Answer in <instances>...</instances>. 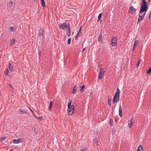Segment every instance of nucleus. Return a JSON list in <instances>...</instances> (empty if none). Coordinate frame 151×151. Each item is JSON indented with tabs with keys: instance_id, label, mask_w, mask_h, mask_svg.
I'll list each match as a JSON object with an SVG mask.
<instances>
[{
	"instance_id": "nucleus-1",
	"label": "nucleus",
	"mask_w": 151,
	"mask_h": 151,
	"mask_svg": "<svg viewBox=\"0 0 151 151\" xmlns=\"http://www.w3.org/2000/svg\"><path fill=\"white\" fill-rule=\"evenodd\" d=\"M148 6L147 3L146 2L142 1L140 5V14H142L144 12H146L147 10Z\"/></svg>"
},
{
	"instance_id": "nucleus-2",
	"label": "nucleus",
	"mask_w": 151,
	"mask_h": 151,
	"mask_svg": "<svg viewBox=\"0 0 151 151\" xmlns=\"http://www.w3.org/2000/svg\"><path fill=\"white\" fill-rule=\"evenodd\" d=\"M58 25L59 28L60 29H63L64 31H65L66 29H68L70 27V24L69 23H66V22L63 23L62 24H59Z\"/></svg>"
},
{
	"instance_id": "nucleus-3",
	"label": "nucleus",
	"mask_w": 151,
	"mask_h": 151,
	"mask_svg": "<svg viewBox=\"0 0 151 151\" xmlns=\"http://www.w3.org/2000/svg\"><path fill=\"white\" fill-rule=\"evenodd\" d=\"M120 93V90L119 88H118L113 98L114 99L116 100V103H117L119 100Z\"/></svg>"
},
{
	"instance_id": "nucleus-4",
	"label": "nucleus",
	"mask_w": 151,
	"mask_h": 151,
	"mask_svg": "<svg viewBox=\"0 0 151 151\" xmlns=\"http://www.w3.org/2000/svg\"><path fill=\"white\" fill-rule=\"evenodd\" d=\"M106 34H104L103 35H102V34H101V32H100V34L99 35V36L98 37V41L100 42L101 43H103V37H104L105 36L106 37Z\"/></svg>"
},
{
	"instance_id": "nucleus-5",
	"label": "nucleus",
	"mask_w": 151,
	"mask_h": 151,
	"mask_svg": "<svg viewBox=\"0 0 151 151\" xmlns=\"http://www.w3.org/2000/svg\"><path fill=\"white\" fill-rule=\"evenodd\" d=\"M74 107L71 106H68L67 110L68 114L69 115H71L72 114L74 111Z\"/></svg>"
},
{
	"instance_id": "nucleus-6",
	"label": "nucleus",
	"mask_w": 151,
	"mask_h": 151,
	"mask_svg": "<svg viewBox=\"0 0 151 151\" xmlns=\"http://www.w3.org/2000/svg\"><path fill=\"white\" fill-rule=\"evenodd\" d=\"M111 45L114 46H115L117 44V39L116 37H113L112 38L111 41Z\"/></svg>"
},
{
	"instance_id": "nucleus-7",
	"label": "nucleus",
	"mask_w": 151,
	"mask_h": 151,
	"mask_svg": "<svg viewBox=\"0 0 151 151\" xmlns=\"http://www.w3.org/2000/svg\"><path fill=\"white\" fill-rule=\"evenodd\" d=\"M129 13L133 14L136 11V9H135L133 6H131L129 8Z\"/></svg>"
},
{
	"instance_id": "nucleus-8",
	"label": "nucleus",
	"mask_w": 151,
	"mask_h": 151,
	"mask_svg": "<svg viewBox=\"0 0 151 151\" xmlns=\"http://www.w3.org/2000/svg\"><path fill=\"white\" fill-rule=\"evenodd\" d=\"M22 139H14L13 140V142L14 144H18L19 143L22 142Z\"/></svg>"
},
{
	"instance_id": "nucleus-9",
	"label": "nucleus",
	"mask_w": 151,
	"mask_h": 151,
	"mask_svg": "<svg viewBox=\"0 0 151 151\" xmlns=\"http://www.w3.org/2000/svg\"><path fill=\"white\" fill-rule=\"evenodd\" d=\"M44 32V29L42 28L41 27L39 30V36L40 37H42L43 36Z\"/></svg>"
},
{
	"instance_id": "nucleus-10",
	"label": "nucleus",
	"mask_w": 151,
	"mask_h": 151,
	"mask_svg": "<svg viewBox=\"0 0 151 151\" xmlns=\"http://www.w3.org/2000/svg\"><path fill=\"white\" fill-rule=\"evenodd\" d=\"M133 119V117L132 116L131 118V120L128 121V126L129 128L131 127L132 125V120Z\"/></svg>"
},
{
	"instance_id": "nucleus-11",
	"label": "nucleus",
	"mask_w": 151,
	"mask_h": 151,
	"mask_svg": "<svg viewBox=\"0 0 151 151\" xmlns=\"http://www.w3.org/2000/svg\"><path fill=\"white\" fill-rule=\"evenodd\" d=\"M85 86L84 84L82 86H80V90L81 93L84 92L85 90Z\"/></svg>"
},
{
	"instance_id": "nucleus-12",
	"label": "nucleus",
	"mask_w": 151,
	"mask_h": 151,
	"mask_svg": "<svg viewBox=\"0 0 151 151\" xmlns=\"http://www.w3.org/2000/svg\"><path fill=\"white\" fill-rule=\"evenodd\" d=\"M71 29L70 27L68 29L67 31V35L68 37H69L70 35Z\"/></svg>"
},
{
	"instance_id": "nucleus-13",
	"label": "nucleus",
	"mask_w": 151,
	"mask_h": 151,
	"mask_svg": "<svg viewBox=\"0 0 151 151\" xmlns=\"http://www.w3.org/2000/svg\"><path fill=\"white\" fill-rule=\"evenodd\" d=\"M9 68L11 72L14 71V67L10 63L9 64Z\"/></svg>"
},
{
	"instance_id": "nucleus-14",
	"label": "nucleus",
	"mask_w": 151,
	"mask_h": 151,
	"mask_svg": "<svg viewBox=\"0 0 151 151\" xmlns=\"http://www.w3.org/2000/svg\"><path fill=\"white\" fill-rule=\"evenodd\" d=\"M119 115L120 117H121L122 116V108L120 106L119 108Z\"/></svg>"
},
{
	"instance_id": "nucleus-15",
	"label": "nucleus",
	"mask_w": 151,
	"mask_h": 151,
	"mask_svg": "<svg viewBox=\"0 0 151 151\" xmlns=\"http://www.w3.org/2000/svg\"><path fill=\"white\" fill-rule=\"evenodd\" d=\"M19 111L20 112V114H27V112L25 110H23L21 109H19Z\"/></svg>"
},
{
	"instance_id": "nucleus-16",
	"label": "nucleus",
	"mask_w": 151,
	"mask_h": 151,
	"mask_svg": "<svg viewBox=\"0 0 151 151\" xmlns=\"http://www.w3.org/2000/svg\"><path fill=\"white\" fill-rule=\"evenodd\" d=\"M111 98L110 96H109L108 100V103L110 106H111Z\"/></svg>"
},
{
	"instance_id": "nucleus-17",
	"label": "nucleus",
	"mask_w": 151,
	"mask_h": 151,
	"mask_svg": "<svg viewBox=\"0 0 151 151\" xmlns=\"http://www.w3.org/2000/svg\"><path fill=\"white\" fill-rule=\"evenodd\" d=\"M98 140L96 138L94 139L93 141L94 145V146H96L97 145Z\"/></svg>"
},
{
	"instance_id": "nucleus-18",
	"label": "nucleus",
	"mask_w": 151,
	"mask_h": 151,
	"mask_svg": "<svg viewBox=\"0 0 151 151\" xmlns=\"http://www.w3.org/2000/svg\"><path fill=\"white\" fill-rule=\"evenodd\" d=\"M41 4L43 8H45V3L44 0H41Z\"/></svg>"
},
{
	"instance_id": "nucleus-19",
	"label": "nucleus",
	"mask_w": 151,
	"mask_h": 151,
	"mask_svg": "<svg viewBox=\"0 0 151 151\" xmlns=\"http://www.w3.org/2000/svg\"><path fill=\"white\" fill-rule=\"evenodd\" d=\"M72 102V101L71 100H70L68 104V106H71L72 107H74V106L73 105H71Z\"/></svg>"
},
{
	"instance_id": "nucleus-20",
	"label": "nucleus",
	"mask_w": 151,
	"mask_h": 151,
	"mask_svg": "<svg viewBox=\"0 0 151 151\" xmlns=\"http://www.w3.org/2000/svg\"><path fill=\"white\" fill-rule=\"evenodd\" d=\"M142 147L141 145H140L137 149V151H142Z\"/></svg>"
},
{
	"instance_id": "nucleus-21",
	"label": "nucleus",
	"mask_w": 151,
	"mask_h": 151,
	"mask_svg": "<svg viewBox=\"0 0 151 151\" xmlns=\"http://www.w3.org/2000/svg\"><path fill=\"white\" fill-rule=\"evenodd\" d=\"M109 123L111 126H112L113 125V120L111 118L110 119Z\"/></svg>"
},
{
	"instance_id": "nucleus-22",
	"label": "nucleus",
	"mask_w": 151,
	"mask_h": 151,
	"mask_svg": "<svg viewBox=\"0 0 151 151\" xmlns=\"http://www.w3.org/2000/svg\"><path fill=\"white\" fill-rule=\"evenodd\" d=\"M52 101H51L50 102L49 107L48 108V110L49 111H50L52 108Z\"/></svg>"
},
{
	"instance_id": "nucleus-23",
	"label": "nucleus",
	"mask_w": 151,
	"mask_h": 151,
	"mask_svg": "<svg viewBox=\"0 0 151 151\" xmlns=\"http://www.w3.org/2000/svg\"><path fill=\"white\" fill-rule=\"evenodd\" d=\"M138 43V40H135L134 42V48H135L136 46L137 45Z\"/></svg>"
},
{
	"instance_id": "nucleus-24",
	"label": "nucleus",
	"mask_w": 151,
	"mask_h": 151,
	"mask_svg": "<svg viewBox=\"0 0 151 151\" xmlns=\"http://www.w3.org/2000/svg\"><path fill=\"white\" fill-rule=\"evenodd\" d=\"M104 69L102 68H101L100 70V72L99 74H103L104 73Z\"/></svg>"
},
{
	"instance_id": "nucleus-25",
	"label": "nucleus",
	"mask_w": 151,
	"mask_h": 151,
	"mask_svg": "<svg viewBox=\"0 0 151 151\" xmlns=\"http://www.w3.org/2000/svg\"><path fill=\"white\" fill-rule=\"evenodd\" d=\"M102 13H100L99 14L98 17V19L97 20L98 21H99V20H100L101 19V17H102Z\"/></svg>"
},
{
	"instance_id": "nucleus-26",
	"label": "nucleus",
	"mask_w": 151,
	"mask_h": 151,
	"mask_svg": "<svg viewBox=\"0 0 151 151\" xmlns=\"http://www.w3.org/2000/svg\"><path fill=\"white\" fill-rule=\"evenodd\" d=\"M9 72V70L8 68H6V70L4 72V73L6 74V75L7 76L8 75V73Z\"/></svg>"
},
{
	"instance_id": "nucleus-27",
	"label": "nucleus",
	"mask_w": 151,
	"mask_h": 151,
	"mask_svg": "<svg viewBox=\"0 0 151 151\" xmlns=\"http://www.w3.org/2000/svg\"><path fill=\"white\" fill-rule=\"evenodd\" d=\"M76 88H73V93L75 94L76 93Z\"/></svg>"
},
{
	"instance_id": "nucleus-28",
	"label": "nucleus",
	"mask_w": 151,
	"mask_h": 151,
	"mask_svg": "<svg viewBox=\"0 0 151 151\" xmlns=\"http://www.w3.org/2000/svg\"><path fill=\"white\" fill-rule=\"evenodd\" d=\"M15 39H12L11 40V42H10V45H12L13 44H14V42H15Z\"/></svg>"
},
{
	"instance_id": "nucleus-29",
	"label": "nucleus",
	"mask_w": 151,
	"mask_h": 151,
	"mask_svg": "<svg viewBox=\"0 0 151 151\" xmlns=\"http://www.w3.org/2000/svg\"><path fill=\"white\" fill-rule=\"evenodd\" d=\"M79 33L78 32L77 34L76 35V36H75V39L76 40H77L78 38L79 37Z\"/></svg>"
},
{
	"instance_id": "nucleus-30",
	"label": "nucleus",
	"mask_w": 151,
	"mask_h": 151,
	"mask_svg": "<svg viewBox=\"0 0 151 151\" xmlns=\"http://www.w3.org/2000/svg\"><path fill=\"white\" fill-rule=\"evenodd\" d=\"M6 139V137H3L1 138V139L0 140V141L1 142H2L3 141L5 140Z\"/></svg>"
},
{
	"instance_id": "nucleus-31",
	"label": "nucleus",
	"mask_w": 151,
	"mask_h": 151,
	"mask_svg": "<svg viewBox=\"0 0 151 151\" xmlns=\"http://www.w3.org/2000/svg\"><path fill=\"white\" fill-rule=\"evenodd\" d=\"M103 76V74H99L98 76V79L99 80H101V79Z\"/></svg>"
},
{
	"instance_id": "nucleus-32",
	"label": "nucleus",
	"mask_w": 151,
	"mask_h": 151,
	"mask_svg": "<svg viewBox=\"0 0 151 151\" xmlns=\"http://www.w3.org/2000/svg\"><path fill=\"white\" fill-rule=\"evenodd\" d=\"M71 41V40L70 38L68 39V41H67V43H68V45L70 44Z\"/></svg>"
},
{
	"instance_id": "nucleus-33",
	"label": "nucleus",
	"mask_w": 151,
	"mask_h": 151,
	"mask_svg": "<svg viewBox=\"0 0 151 151\" xmlns=\"http://www.w3.org/2000/svg\"><path fill=\"white\" fill-rule=\"evenodd\" d=\"M10 30L11 32H13L14 31V27L12 26H11L10 27Z\"/></svg>"
},
{
	"instance_id": "nucleus-34",
	"label": "nucleus",
	"mask_w": 151,
	"mask_h": 151,
	"mask_svg": "<svg viewBox=\"0 0 151 151\" xmlns=\"http://www.w3.org/2000/svg\"><path fill=\"white\" fill-rule=\"evenodd\" d=\"M138 19H139L140 21H141L143 19V17L141 16V15L139 16V17L138 18Z\"/></svg>"
},
{
	"instance_id": "nucleus-35",
	"label": "nucleus",
	"mask_w": 151,
	"mask_h": 151,
	"mask_svg": "<svg viewBox=\"0 0 151 151\" xmlns=\"http://www.w3.org/2000/svg\"><path fill=\"white\" fill-rule=\"evenodd\" d=\"M32 131H34L35 132V133H37V131H36V129L35 127H32Z\"/></svg>"
},
{
	"instance_id": "nucleus-36",
	"label": "nucleus",
	"mask_w": 151,
	"mask_h": 151,
	"mask_svg": "<svg viewBox=\"0 0 151 151\" xmlns=\"http://www.w3.org/2000/svg\"><path fill=\"white\" fill-rule=\"evenodd\" d=\"M115 129H113L112 131V133L113 135H114L115 134Z\"/></svg>"
},
{
	"instance_id": "nucleus-37",
	"label": "nucleus",
	"mask_w": 151,
	"mask_h": 151,
	"mask_svg": "<svg viewBox=\"0 0 151 151\" xmlns=\"http://www.w3.org/2000/svg\"><path fill=\"white\" fill-rule=\"evenodd\" d=\"M13 4V1H11L9 3V4L10 5H12Z\"/></svg>"
},
{
	"instance_id": "nucleus-38",
	"label": "nucleus",
	"mask_w": 151,
	"mask_h": 151,
	"mask_svg": "<svg viewBox=\"0 0 151 151\" xmlns=\"http://www.w3.org/2000/svg\"><path fill=\"white\" fill-rule=\"evenodd\" d=\"M42 116H41L40 117H38V121L39 120H41L42 118Z\"/></svg>"
},
{
	"instance_id": "nucleus-39",
	"label": "nucleus",
	"mask_w": 151,
	"mask_h": 151,
	"mask_svg": "<svg viewBox=\"0 0 151 151\" xmlns=\"http://www.w3.org/2000/svg\"><path fill=\"white\" fill-rule=\"evenodd\" d=\"M140 63H139V62H138L137 64V65H136V67L137 68H138L139 66V64H140Z\"/></svg>"
},
{
	"instance_id": "nucleus-40",
	"label": "nucleus",
	"mask_w": 151,
	"mask_h": 151,
	"mask_svg": "<svg viewBox=\"0 0 151 151\" xmlns=\"http://www.w3.org/2000/svg\"><path fill=\"white\" fill-rule=\"evenodd\" d=\"M115 102H116V100L113 98V99L112 100V103L113 104H114Z\"/></svg>"
},
{
	"instance_id": "nucleus-41",
	"label": "nucleus",
	"mask_w": 151,
	"mask_h": 151,
	"mask_svg": "<svg viewBox=\"0 0 151 151\" xmlns=\"http://www.w3.org/2000/svg\"><path fill=\"white\" fill-rule=\"evenodd\" d=\"M145 14L146 13L145 12L143 14H142V16H141L142 17H143V18L145 15Z\"/></svg>"
},
{
	"instance_id": "nucleus-42",
	"label": "nucleus",
	"mask_w": 151,
	"mask_h": 151,
	"mask_svg": "<svg viewBox=\"0 0 151 151\" xmlns=\"http://www.w3.org/2000/svg\"><path fill=\"white\" fill-rule=\"evenodd\" d=\"M86 48H83V49L82 50L81 52H83L86 50Z\"/></svg>"
},
{
	"instance_id": "nucleus-43",
	"label": "nucleus",
	"mask_w": 151,
	"mask_h": 151,
	"mask_svg": "<svg viewBox=\"0 0 151 151\" xmlns=\"http://www.w3.org/2000/svg\"><path fill=\"white\" fill-rule=\"evenodd\" d=\"M9 87H11V88H13L12 86V85L11 84H9Z\"/></svg>"
},
{
	"instance_id": "nucleus-44",
	"label": "nucleus",
	"mask_w": 151,
	"mask_h": 151,
	"mask_svg": "<svg viewBox=\"0 0 151 151\" xmlns=\"http://www.w3.org/2000/svg\"><path fill=\"white\" fill-rule=\"evenodd\" d=\"M141 21H140L139 19H138L137 21V23L138 24Z\"/></svg>"
},
{
	"instance_id": "nucleus-45",
	"label": "nucleus",
	"mask_w": 151,
	"mask_h": 151,
	"mask_svg": "<svg viewBox=\"0 0 151 151\" xmlns=\"http://www.w3.org/2000/svg\"><path fill=\"white\" fill-rule=\"evenodd\" d=\"M81 27L79 29L78 32L80 33V32H81Z\"/></svg>"
},
{
	"instance_id": "nucleus-46",
	"label": "nucleus",
	"mask_w": 151,
	"mask_h": 151,
	"mask_svg": "<svg viewBox=\"0 0 151 151\" xmlns=\"http://www.w3.org/2000/svg\"><path fill=\"white\" fill-rule=\"evenodd\" d=\"M32 113L33 114V116L35 117L36 118H37V117H36L35 116V114H34V112L33 111V112H32Z\"/></svg>"
},
{
	"instance_id": "nucleus-47",
	"label": "nucleus",
	"mask_w": 151,
	"mask_h": 151,
	"mask_svg": "<svg viewBox=\"0 0 151 151\" xmlns=\"http://www.w3.org/2000/svg\"><path fill=\"white\" fill-rule=\"evenodd\" d=\"M151 17V12L149 15V18L150 19V17Z\"/></svg>"
},
{
	"instance_id": "nucleus-48",
	"label": "nucleus",
	"mask_w": 151,
	"mask_h": 151,
	"mask_svg": "<svg viewBox=\"0 0 151 151\" xmlns=\"http://www.w3.org/2000/svg\"><path fill=\"white\" fill-rule=\"evenodd\" d=\"M28 108L30 110V111H31L32 112H33V111L30 108L28 107Z\"/></svg>"
},
{
	"instance_id": "nucleus-49",
	"label": "nucleus",
	"mask_w": 151,
	"mask_h": 151,
	"mask_svg": "<svg viewBox=\"0 0 151 151\" xmlns=\"http://www.w3.org/2000/svg\"><path fill=\"white\" fill-rule=\"evenodd\" d=\"M141 59L140 58H139V59L138 62H139V63H140V62H141Z\"/></svg>"
},
{
	"instance_id": "nucleus-50",
	"label": "nucleus",
	"mask_w": 151,
	"mask_h": 151,
	"mask_svg": "<svg viewBox=\"0 0 151 151\" xmlns=\"http://www.w3.org/2000/svg\"><path fill=\"white\" fill-rule=\"evenodd\" d=\"M73 88H76V84L75 85Z\"/></svg>"
},
{
	"instance_id": "nucleus-51",
	"label": "nucleus",
	"mask_w": 151,
	"mask_h": 151,
	"mask_svg": "<svg viewBox=\"0 0 151 151\" xmlns=\"http://www.w3.org/2000/svg\"><path fill=\"white\" fill-rule=\"evenodd\" d=\"M146 0H142V1H145V2H146Z\"/></svg>"
},
{
	"instance_id": "nucleus-52",
	"label": "nucleus",
	"mask_w": 151,
	"mask_h": 151,
	"mask_svg": "<svg viewBox=\"0 0 151 151\" xmlns=\"http://www.w3.org/2000/svg\"><path fill=\"white\" fill-rule=\"evenodd\" d=\"M134 49H135V48H134V47H133V50H132V51H134Z\"/></svg>"
},
{
	"instance_id": "nucleus-53",
	"label": "nucleus",
	"mask_w": 151,
	"mask_h": 151,
	"mask_svg": "<svg viewBox=\"0 0 151 151\" xmlns=\"http://www.w3.org/2000/svg\"><path fill=\"white\" fill-rule=\"evenodd\" d=\"M85 151V150L84 149H83L82 150H81V151Z\"/></svg>"
},
{
	"instance_id": "nucleus-54",
	"label": "nucleus",
	"mask_w": 151,
	"mask_h": 151,
	"mask_svg": "<svg viewBox=\"0 0 151 151\" xmlns=\"http://www.w3.org/2000/svg\"><path fill=\"white\" fill-rule=\"evenodd\" d=\"M101 22H102V20H101L100 22V24H101Z\"/></svg>"
},
{
	"instance_id": "nucleus-55",
	"label": "nucleus",
	"mask_w": 151,
	"mask_h": 151,
	"mask_svg": "<svg viewBox=\"0 0 151 151\" xmlns=\"http://www.w3.org/2000/svg\"><path fill=\"white\" fill-rule=\"evenodd\" d=\"M151 0H148V1L149 2H150Z\"/></svg>"
},
{
	"instance_id": "nucleus-56",
	"label": "nucleus",
	"mask_w": 151,
	"mask_h": 151,
	"mask_svg": "<svg viewBox=\"0 0 151 151\" xmlns=\"http://www.w3.org/2000/svg\"><path fill=\"white\" fill-rule=\"evenodd\" d=\"M10 151H13V150L12 149L10 150Z\"/></svg>"
},
{
	"instance_id": "nucleus-57",
	"label": "nucleus",
	"mask_w": 151,
	"mask_h": 151,
	"mask_svg": "<svg viewBox=\"0 0 151 151\" xmlns=\"http://www.w3.org/2000/svg\"><path fill=\"white\" fill-rule=\"evenodd\" d=\"M111 108H112L113 109H114V108H113V106H112V107Z\"/></svg>"
},
{
	"instance_id": "nucleus-58",
	"label": "nucleus",
	"mask_w": 151,
	"mask_h": 151,
	"mask_svg": "<svg viewBox=\"0 0 151 151\" xmlns=\"http://www.w3.org/2000/svg\"><path fill=\"white\" fill-rule=\"evenodd\" d=\"M38 54L39 55V52H38Z\"/></svg>"
},
{
	"instance_id": "nucleus-59",
	"label": "nucleus",
	"mask_w": 151,
	"mask_h": 151,
	"mask_svg": "<svg viewBox=\"0 0 151 151\" xmlns=\"http://www.w3.org/2000/svg\"><path fill=\"white\" fill-rule=\"evenodd\" d=\"M36 0H33V1H35Z\"/></svg>"
},
{
	"instance_id": "nucleus-60",
	"label": "nucleus",
	"mask_w": 151,
	"mask_h": 151,
	"mask_svg": "<svg viewBox=\"0 0 151 151\" xmlns=\"http://www.w3.org/2000/svg\"><path fill=\"white\" fill-rule=\"evenodd\" d=\"M104 31H103V33H104Z\"/></svg>"
}]
</instances>
